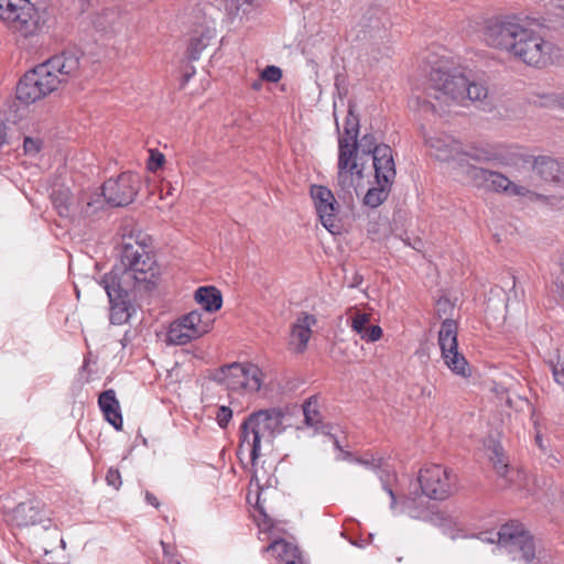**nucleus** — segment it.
Segmentation results:
<instances>
[{
	"instance_id": "obj_57",
	"label": "nucleus",
	"mask_w": 564,
	"mask_h": 564,
	"mask_svg": "<svg viewBox=\"0 0 564 564\" xmlns=\"http://www.w3.org/2000/svg\"><path fill=\"white\" fill-rule=\"evenodd\" d=\"M181 317H200V314L197 311H192L189 313L183 314Z\"/></svg>"
},
{
	"instance_id": "obj_30",
	"label": "nucleus",
	"mask_w": 564,
	"mask_h": 564,
	"mask_svg": "<svg viewBox=\"0 0 564 564\" xmlns=\"http://www.w3.org/2000/svg\"><path fill=\"white\" fill-rule=\"evenodd\" d=\"M359 116L356 113V102L348 101V111L344 122V134L339 138H348L349 140H357L359 135Z\"/></svg>"
},
{
	"instance_id": "obj_13",
	"label": "nucleus",
	"mask_w": 564,
	"mask_h": 564,
	"mask_svg": "<svg viewBox=\"0 0 564 564\" xmlns=\"http://www.w3.org/2000/svg\"><path fill=\"white\" fill-rule=\"evenodd\" d=\"M426 144L431 149V154L440 161L456 160L460 154L468 155L475 160H481V156L478 154L465 152L463 145L448 134L431 137L426 140Z\"/></svg>"
},
{
	"instance_id": "obj_16",
	"label": "nucleus",
	"mask_w": 564,
	"mask_h": 564,
	"mask_svg": "<svg viewBox=\"0 0 564 564\" xmlns=\"http://www.w3.org/2000/svg\"><path fill=\"white\" fill-rule=\"evenodd\" d=\"M212 379L220 384H225L229 390H245L243 368L240 362H232L220 367L212 376Z\"/></svg>"
},
{
	"instance_id": "obj_37",
	"label": "nucleus",
	"mask_w": 564,
	"mask_h": 564,
	"mask_svg": "<svg viewBox=\"0 0 564 564\" xmlns=\"http://www.w3.org/2000/svg\"><path fill=\"white\" fill-rule=\"evenodd\" d=\"M490 460L497 474L501 477H505L508 473L509 465L507 463V458L505 457L502 447L500 445H495L492 447Z\"/></svg>"
},
{
	"instance_id": "obj_55",
	"label": "nucleus",
	"mask_w": 564,
	"mask_h": 564,
	"mask_svg": "<svg viewBox=\"0 0 564 564\" xmlns=\"http://www.w3.org/2000/svg\"><path fill=\"white\" fill-rule=\"evenodd\" d=\"M535 443H536V445L540 447V449L542 452H545L546 448H545V446L543 444L542 435H541L540 432H538L536 435H535Z\"/></svg>"
},
{
	"instance_id": "obj_15",
	"label": "nucleus",
	"mask_w": 564,
	"mask_h": 564,
	"mask_svg": "<svg viewBox=\"0 0 564 564\" xmlns=\"http://www.w3.org/2000/svg\"><path fill=\"white\" fill-rule=\"evenodd\" d=\"M316 319H296L292 324L289 335V350L295 354H303L312 336V325Z\"/></svg>"
},
{
	"instance_id": "obj_34",
	"label": "nucleus",
	"mask_w": 564,
	"mask_h": 564,
	"mask_svg": "<svg viewBox=\"0 0 564 564\" xmlns=\"http://www.w3.org/2000/svg\"><path fill=\"white\" fill-rule=\"evenodd\" d=\"M510 279L512 281V291L514 294H513V297L508 296V299L506 301V304H505L506 313L510 317H513L517 315H525V314H528L525 304L521 300L518 299V294L516 291V276L511 275Z\"/></svg>"
},
{
	"instance_id": "obj_54",
	"label": "nucleus",
	"mask_w": 564,
	"mask_h": 564,
	"mask_svg": "<svg viewBox=\"0 0 564 564\" xmlns=\"http://www.w3.org/2000/svg\"><path fill=\"white\" fill-rule=\"evenodd\" d=\"M337 459L340 460H355L356 458H352V454L350 452L341 451L340 455L337 457Z\"/></svg>"
},
{
	"instance_id": "obj_51",
	"label": "nucleus",
	"mask_w": 564,
	"mask_h": 564,
	"mask_svg": "<svg viewBox=\"0 0 564 564\" xmlns=\"http://www.w3.org/2000/svg\"><path fill=\"white\" fill-rule=\"evenodd\" d=\"M145 500L149 505H151L155 508H159V506H160L159 499L152 492H149V491L145 492Z\"/></svg>"
},
{
	"instance_id": "obj_31",
	"label": "nucleus",
	"mask_w": 564,
	"mask_h": 564,
	"mask_svg": "<svg viewBox=\"0 0 564 564\" xmlns=\"http://www.w3.org/2000/svg\"><path fill=\"white\" fill-rule=\"evenodd\" d=\"M245 377V390L249 392H258L262 386V371L253 364H242Z\"/></svg>"
},
{
	"instance_id": "obj_7",
	"label": "nucleus",
	"mask_w": 564,
	"mask_h": 564,
	"mask_svg": "<svg viewBox=\"0 0 564 564\" xmlns=\"http://www.w3.org/2000/svg\"><path fill=\"white\" fill-rule=\"evenodd\" d=\"M422 492L434 500L448 498L455 489L456 476L441 465H430L419 473Z\"/></svg>"
},
{
	"instance_id": "obj_61",
	"label": "nucleus",
	"mask_w": 564,
	"mask_h": 564,
	"mask_svg": "<svg viewBox=\"0 0 564 564\" xmlns=\"http://www.w3.org/2000/svg\"><path fill=\"white\" fill-rule=\"evenodd\" d=\"M334 116H335V120H337V118H336V112H334ZM336 129H337V131H339L338 121H336Z\"/></svg>"
},
{
	"instance_id": "obj_53",
	"label": "nucleus",
	"mask_w": 564,
	"mask_h": 564,
	"mask_svg": "<svg viewBox=\"0 0 564 564\" xmlns=\"http://www.w3.org/2000/svg\"><path fill=\"white\" fill-rule=\"evenodd\" d=\"M257 509L260 511V513H261V514H263V516H264V521H263V523H264V525H265V529H271V528H272V520H271V519H269V517L264 513L263 508L261 507V505H260V501H259V500H258V502H257Z\"/></svg>"
},
{
	"instance_id": "obj_6",
	"label": "nucleus",
	"mask_w": 564,
	"mask_h": 564,
	"mask_svg": "<svg viewBox=\"0 0 564 564\" xmlns=\"http://www.w3.org/2000/svg\"><path fill=\"white\" fill-rule=\"evenodd\" d=\"M500 549L512 556L531 564L535 558V543L532 534L522 523L511 521L501 525L495 534Z\"/></svg>"
},
{
	"instance_id": "obj_41",
	"label": "nucleus",
	"mask_w": 564,
	"mask_h": 564,
	"mask_svg": "<svg viewBox=\"0 0 564 564\" xmlns=\"http://www.w3.org/2000/svg\"><path fill=\"white\" fill-rule=\"evenodd\" d=\"M165 155L156 149H149V158L147 160V169L149 172L156 173L165 164Z\"/></svg>"
},
{
	"instance_id": "obj_42",
	"label": "nucleus",
	"mask_w": 564,
	"mask_h": 564,
	"mask_svg": "<svg viewBox=\"0 0 564 564\" xmlns=\"http://www.w3.org/2000/svg\"><path fill=\"white\" fill-rule=\"evenodd\" d=\"M42 149V141L37 138L25 137L23 141L24 153L29 156H35Z\"/></svg>"
},
{
	"instance_id": "obj_47",
	"label": "nucleus",
	"mask_w": 564,
	"mask_h": 564,
	"mask_svg": "<svg viewBox=\"0 0 564 564\" xmlns=\"http://www.w3.org/2000/svg\"><path fill=\"white\" fill-rule=\"evenodd\" d=\"M383 459L382 458H375L373 456H371V459H366V458H356L355 462L366 466V467H369L371 468L372 470L375 469H381V462Z\"/></svg>"
},
{
	"instance_id": "obj_56",
	"label": "nucleus",
	"mask_w": 564,
	"mask_h": 564,
	"mask_svg": "<svg viewBox=\"0 0 564 564\" xmlns=\"http://www.w3.org/2000/svg\"><path fill=\"white\" fill-rule=\"evenodd\" d=\"M348 317H362V318H366V317H369V315L367 313H361L358 310H356L355 313L350 314Z\"/></svg>"
},
{
	"instance_id": "obj_62",
	"label": "nucleus",
	"mask_w": 564,
	"mask_h": 564,
	"mask_svg": "<svg viewBox=\"0 0 564 564\" xmlns=\"http://www.w3.org/2000/svg\"><path fill=\"white\" fill-rule=\"evenodd\" d=\"M161 545L163 546V551H164V553L166 554L167 552H166L165 544H164V542H163V541H161Z\"/></svg>"
},
{
	"instance_id": "obj_24",
	"label": "nucleus",
	"mask_w": 564,
	"mask_h": 564,
	"mask_svg": "<svg viewBox=\"0 0 564 564\" xmlns=\"http://www.w3.org/2000/svg\"><path fill=\"white\" fill-rule=\"evenodd\" d=\"M488 189L496 192H510L514 195H524L525 188L513 184L507 176L499 172H491L489 174Z\"/></svg>"
},
{
	"instance_id": "obj_48",
	"label": "nucleus",
	"mask_w": 564,
	"mask_h": 564,
	"mask_svg": "<svg viewBox=\"0 0 564 564\" xmlns=\"http://www.w3.org/2000/svg\"><path fill=\"white\" fill-rule=\"evenodd\" d=\"M364 278L358 272H354L350 278H346L349 288H358L361 285Z\"/></svg>"
},
{
	"instance_id": "obj_18",
	"label": "nucleus",
	"mask_w": 564,
	"mask_h": 564,
	"mask_svg": "<svg viewBox=\"0 0 564 564\" xmlns=\"http://www.w3.org/2000/svg\"><path fill=\"white\" fill-rule=\"evenodd\" d=\"M403 503L409 516L413 519L430 522L438 527H444L449 522V519L444 513L434 510V506L422 508L415 498H408Z\"/></svg>"
},
{
	"instance_id": "obj_33",
	"label": "nucleus",
	"mask_w": 564,
	"mask_h": 564,
	"mask_svg": "<svg viewBox=\"0 0 564 564\" xmlns=\"http://www.w3.org/2000/svg\"><path fill=\"white\" fill-rule=\"evenodd\" d=\"M257 0H226V11L232 18H240L249 14Z\"/></svg>"
},
{
	"instance_id": "obj_23",
	"label": "nucleus",
	"mask_w": 564,
	"mask_h": 564,
	"mask_svg": "<svg viewBox=\"0 0 564 564\" xmlns=\"http://www.w3.org/2000/svg\"><path fill=\"white\" fill-rule=\"evenodd\" d=\"M457 334V319H444L438 330V345L442 355L458 349Z\"/></svg>"
},
{
	"instance_id": "obj_52",
	"label": "nucleus",
	"mask_w": 564,
	"mask_h": 564,
	"mask_svg": "<svg viewBox=\"0 0 564 564\" xmlns=\"http://www.w3.org/2000/svg\"><path fill=\"white\" fill-rule=\"evenodd\" d=\"M409 246H411L414 250L421 252L424 247V242L420 238H414L412 242H406Z\"/></svg>"
},
{
	"instance_id": "obj_21",
	"label": "nucleus",
	"mask_w": 564,
	"mask_h": 564,
	"mask_svg": "<svg viewBox=\"0 0 564 564\" xmlns=\"http://www.w3.org/2000/svg\"><path fill=\"white\" fill-rule=\"evenodd\" d=\"M194 299L209 314L218 312L223 305V294L213 285L199 286L195 291Z\"/></svg>"
},
{
	"instance_id": "obj_32",
	"label": "nucleus",
	"mask_w": 564,
	"mask_h": 564,
	"mask_svg": "<svg viewBox=\"0 0 564 564\" xmlns=\"http://www.w3.org/2000/svg\"><path fill=\"white\" fill-rule=\"evenodd\" d=\"M304 422L316 431L321 429L322 415L318 410V401L315 395L310 397L303 404Z\"/></svg>"
},
{
	"instance_id": "obj_2",
	"label": "nucleus",
	"mask_w": 564,
	"mask_h": 564,
	"mask_svg": "<svg viewBox=\"0 0 564 564\" xmlns=\"http://www.w3.org/2000/svg\"><path fill=\"white\" fill-rule=\"evenodd\" d=\"M140 250L139 236L123 237L119 262L100 281L115 314L126 313L127 317H131L137 313L134 303L141 290Z\"/></svg>"
},
{
	"instance_id": "obj_9",
	"label": "nucleus",
	"mask_w": 564,
	"mask_h": 564,
	"mask_svg": "<svg viewBox=\"0 0 564 564\" xmlns=\"http://www.w3.org/2000/svg\"><path fill=\"white\" fill-rule=\"evenodd\" d=\"M358 151L357 140L338 138L337 183L338 186L344 191L352 185L354 174L362 177V169H358L356 161Z\"/></svg>"
},
{
	"instance_id": "obj_20",
	"label": "nucleus",
	"mask_w": 564,
	"mask_h": 564,
	"mask_svg": "<svg viewBox=\"0 0 564 564\" xmlns=\"http://www.w3.org/2000/svg\"><path fill=\"white\" fill-rule=\"evenodd\" d=\"M17 0H0V19L8 24L9 28L28 35V26H25V13L21 12V7L15 3Z\"/></svg>"
},
{
	"instance_id": "obj_17",
	"label": "nucleus",
	"mask_w": 564,
	"mask_h": 564,
	"mask_svg": "<svg viewBox=\"0 0 564 564\" xmlns=\"http://www.w3.org/2000/svg\"><path fill=\"white\" fill-rule=\"evenodd\" d=\"M98 405L102 412L105 420L116 430L122 429V415L116 392L112 389L106 390L99 394Z\"/></svg>"
},
{
	"instance_id": "obj_39",
	"label": "nucleus",
	"mask_w": 564,
	"mask_h": 564,
	"mask_svg": "<svg viewBox=\"0 0 564 564\" xmlns=\"http://www.w3.org/2000/svg\"><path fill=\"white\" fill-rule=\"evenodd\" d=\"M358 150L364 154H370L371 156L377 153L381 143L377 142L376 137L372 133H366L360 140L357 139Z\"/></svg>"
},
{
	"instance_id": "obj_46",
	"label": "nucleus",
	"mask_w": 564,
	"mask_h": 564,
	"mask_svg": "<svg viewBox=\"0 0 564 564\" xmlns=\"http://www.w3.org/2000/svg\"><path fill=\"white\" fill-rule=\"evenodd\" d=\"M106 480L109 486H112L115 489H119L121 486V476L118 469L110 468L107 471Z\"/></svg>"
},
{
	"instance_id": "obj_49",
	"label": "nucleus",
	"mask_w": 564,
	"mask_h": 564,
	"mask_svg": "<svg viewBox=\"0 0 564 564\" xmlns=\"http://www.w3.org/2000/svg\"><path fill=\"white\" fill-rule=\"evenodd\" d=\"M195 75V68L191 66L188 69L184 72L181 79V88H183L189 79Z\"/></svg>"
},
{
	"instance_id": "obj_43",
	"label": "nucleus",
	"mask_w": 564,
	"mask_h": 564,
	"mask_svg": "<svg viewBox=\"0 0 564 564\" xmlns=\"http://www.w3.org/2000/svg\"><path fill=\"white\" fill-rule=\"evenodd\" d=\"M232 419V410L229 406L221 405L216 411V421L220 429H226Z\"/></svg>"
},
{
	"instance_id": "obj_11",
	"label": "nucleus",
	"mask_w": 564,
	"mask_h": 564,
	"mask_svg": "<svg viewBox=\"0 0 564 564\" xmlns=\"http://www.w3.org/2000/svg\"><path fill=\"white\" fill-rule=\"evenodd\" d=\"M310 194L322 225L332 234L338 232L339 225L336 220V212L339 206L333 192L323 185H312Z\"/></svg>"
},
{
	"instance_id": "obj_12",
	"label": "nucleus",
	"mask_w": 564,
	"mask_h": 564,
	"mask_svg": "<svg viewBox=\"0 0 564 564\" xmlns=\"http://www.w3.org/2000/svg\"><path fill=\"white\" fill-rule=\"evenodd\" d=\"M152 247V238L143 237V293L159 295L163 291V269L158 262Z\"/></svg>"
},
{
	"instance_id": "obj_64",
	"label": "nucleus",
	"mask_w": 564,
	"mask_h": 564,
	"mask_svg": "<svg viewBox=\"0 0 564 564\" xmlns=\"http://www.w3.org/2000/svg\"><path fill=\"white\" fill-rule=\"evenodd\" d=\"M142 443H143V445H145V444H147V440H145L144 437H143V440H142Z\"/></svg>"
},
{
	"instance_id": "obj_3",
	"label": "nucleus",
	"mask_w": 564,
	"mask_h": 564,
	"mask_svg": "<svg viewBox=\"0 0 564 564\" xmlns=\"http://www.w3.org/2000/svg\"><path fill=\"white\" fill-rule=\"evenodd\" d=\"M80 56L77 51H64L26 72L17 85V98L25 105L33 104L77 77Z\"/></svg>"
},
{
	"instance_id": "obj_38",
	"label": "nucleus",
	"mask_w": 564,
	"mask_h": 564,
	"mask_svg": "<svg viewBox=\"0 0 564 564\" xmlns=\"http://www.w3.org/2000/svg\"><path fill=\"white\" fill-rule=\"evenodd\" d=\"M456 300H451L447 295L440 296L435 302V313L437 317L449 316L455 314Z\"/></svg>"
},
{
	"instance_id": "obj_19",
	"label": "nucleus",
	"mask_w": 564,
	"mask_h": 564,
	"mask_svg": "<svg viewBox=\"0 0 564 564\" xmlns=\"http://www.w3.org/2000/svg\"><path fill=\"white\" fill-rule=\"evenodd\" d=\"M533 170L546 182L564 184V164L550 156H538Z\"/></svg>"
},
{
	"instance_id": "obj_29",
	"label": "nucleus",
	"mask_w": 564,
	"mask_h": 564,
	"mask_svg": "<svg viewBox=\"0 0 564 564\" xmlns=\"http://www.w3.org/2000/svg\"><path fill=\"white\" fill-rule=\"evenodd\" d=\"M51 197L58 215L62 217H68L70 215V207L73 204L70 191L65 187L55 188L53 189Z\"/></svg>"
},
{
	"instance_id": "obj_8",
	"label": "nucleus",
	"mask_w": 564,
	"mask_h": 564,
	"mask_svg": "<svg viewBox=\"0 0 564 564\" xmlns=\"http://www.w3.org/2000/svg\"><path fill=\"white\" fill-rule=\"evenodd\" d=\"M140 176L138 173L124 172L116 180H108L101 187L104 200L115 207L130 204L138 194Z\"/></svg>"
},
{
	"instance_id": "obj_58",
	"label": "nucleus",
	"mask_w": 564,
	"mask_h": 564,
	"mask_svg": "<svg viewBox=\"0 0 564 564\" xmlns=\"http://www.w3.org/2000/svg\"><path fill=\"white\" fill-rule=\"evenodd\" d=\"M485 535H487L488 533H484ZM491 536H485L482 540L485 541H488V542H491L494 543L495 541H497V536L495 535L496 533H489Z\"/></svg>"
},
{
	"instance_id": "obj_14",
	"label": "nucleus",
	"mask_w": 564,
	"mask_h": 564,
	"mask_svg": "<svg viewBox=\"0 0 564 564\" xmlns=\"http://www.w3.org/2000/svg\"><path fill=\"white\" fill-rule=\"evenodd\" d=\"M376 182L393 183L397 171L392 149L384 143L372 155Z\"/></svg>"
},
{
	"instance_id": "obj_36",
	"label": "nucleus",
	"mask_w": 564,
	"mask_h": 564,
	"mask_svg": "<svg viewBox=\"0 0 564 564\" xmlns=\"http://www.w3.org/2000/svg\"><path fill=\"white\" fill-rule=\"evenodd\" d=\"M373 471H376V474L378 475L382 484V489L390 496V508L394 509L397 506V497L393 489L390 486V479L394 476L384 467L383 460L381 462V469H375Z\"/></svg>"
},
{
	"instance_id": "obj_27",
	"label": "nucleus",
	"mask_w": 564,
	"mask_h": 564,
	"mask_svg": "<svg viewBox=\"0 0 564 564\" xmlns=\"http://www.w3.org/2000/svg\"><path fill=\"white\" fill-rule=\"evenodd\" d=\"M377 186L367 191L364 197V204L368 207L376 208L380 206L389 196L393 183L376 182Z\"/></svg>"
},
{
	"instance_id": "obj_60",
	"label": "nucleus",
	"mask_w": 564,
	"mask_h": 564,
	"mask_svg": "<svg viewBox=\"0 0 564 564\" xmlns=\"http://www.w3.org/2000/svg\"><path fill=\"white\" fill-rule=\"evenodd\" d=\"M3 143H4V135H2V134L0 133V145H2Z\"/></svg>"
},
{
	"instance_id": "obj_35",
	"label": "nucleus",
	"mask_w": 564,
	"mask_h": 564,
	"mask_svg": "<svg viewBox=\"0 0 564 564\" xmlns=\"http://www.w3.org/2000/svg\"><path fill=\"white\" fill-rule=\"evenodd\" d=\"M18 7H21L20 13H25V26H28V34L32 33L37 25L39 17L36 9L30 3V0H17Z\"/></svg>"
},
{
	"instance_id": "obj_40",
	"label": "nucleus",
	"mask_w": 564,
	"mask_h": 564,
	"mask_svg": "<svg viewBox=\"0 0 564 564\" xmlns=\"http://www.w3.org/2000/svg\"><path fill=\"white\" fill-rule=\"evenodd\" d=\"M492 171L478 167V166H470L467 171V174L470 180L475 183L476 186L481 187H488L489 183V174H491Z\"/></svg>"
},
{
	"instance_id": "obj_28",
	"label": "nucleus",
	"mask_w": 564,
	"mask_h": 564,
	"mask_svg": "<svg viewBox=\"0 0 564 564\" xmlns=\"http://www.w3.org/2000/svg\"><path fill=\"white\" fill-rule=\"evenodd\" d=\"M214 33L210 30L202 32L199 35H193L187 47V58L191 62L197 61L202 52L208 46Z\"/></svg>"
},
{
	"instance_id": "obj_5",
	"label": "nucleus",
	"mask_w": 564,
	"mask_h": 564,
	"mask_svg": "<svg viewBox=\"0 0 564 564\" xmlns=\"http://www.w3.org/2000/svg\"><path fill=\"white\" fill-rule=\"evenodd\" d=\"M284 412L279 408H269L250 413L239 427L237 454L247 449L252 466L261 455L262 444H272L276 434L282 432Z\"/></svg>"
},
{
	"instance_id": "obj_44",
	"label": "nucleus",
	"mask_w": 564,
	"mask_h": 564,
	"mask_svg": "<svg viewBox=\"0 0 564 564\" xmlns=\"http://www.w3.org/2000/svg\"><path fill=\"white\" fill-rule=\"evenodd\" d=\"M104 200L96 198L95 200H89L86 203L85 207L82 209V214L86 218H93L99 208H101Z\"/></svg>"
},
{
	"instance_id": "obj_25",
	"label": "nucleus",
	"mask_w": 564,
	"mask_h": 564,
	"mask_svg": "<svg viewBox=\"0 0 564 564\" xmlns=\"http://www.w3.org/2000/svg\"><path fill=\"white\" fill-rule=\"evenodd\" d=\"M442 358L453 373L463 378L470 376L469 365L464 355L460 354L458 349L452 350V352H445V355H442Z\"/></svg>"
},
{
	"instance_id": "obj_10",
	"label": "nucleus",
	"mask_w": 564,
	"mask_h": 564,
	"mask_svg": "<svg viewBox=\"0 0 564 564\" xmlns=\"http://www.w3.org/2000/svg\"><path fill=\"white\" fill-rule=\"evenodd\" d=\"M214 319H173L166 332V343L170 345H185L199 338L213 327Z\"/></svg>"
},
{
	"instance_id": "obj_1",
	"label": "nucleus",
	"mask_w": 564,
	"mask_h": 564,
	"mask_svg": "<svg viewBox=\"0 0 564 564\" xmlns=\"http://www.w3.org/2000/svg\"><path fill=\"white\" fill-rule=\"evenodd\" d=\"M485 42L506 51L516 59L533 67H544L551 62L553 43L523 25L516 17L489 20L484 30Z\"/></svg>"
},
{
	"instance_id": "obj_4",
	"label": "nucleus",
	"mask_w": 564,
	"mask_h": 564,
	"mask_svg": "<svg viewBox=\"0 0 564 564\" xmlns=\"http://www.w3.org/2000/svg\"><path fill=\"white\" fill-rule=\"evenodd\" d=\"M427 98L422 105L432 112L443 111L442 104L456 101L464 105L465 100L482 101L488 96V88L476 82H469L463 74H451L442 68H433L430 73Z\"/></svg>"
},
{
	"instance_id": "obj_22",
	"label": "nucleus",
	"mask_w": 564,
	"mask_h": 564,
	"mask_svg": "<svg viewBox=\"0 0 564 564\" xmlns=\"http://www.w3.org/2000/svg\"><path fill=\"white\" fill-rule=\"evenodd\" d=\"M267 552H272L274 556L285 564H304L299 547L283 539L275 540L265 547Z\"/></svg>"
},
{
	"instance_id": "obj_50",
	"label": "nucleus",
	"mask_w": 564,
	"mask_h": 564,
	"mask_svg": "<svg viewBox=\"0 0 564 564\" xmlns=\"http://www.w3.org/2000/svg\"><path fill=\"white\" fill-rule=\"evenodd\" d=\"M553 376L557 383L564 384V368H562V369L554 368Z\"/></svg>"
},
{
	"instance_id": "obj_59",
	"label": "nucleus",
	"mask_w": 564,
	"mask_h": 564,
	"mask_svg": "<svg viewBox=\"0 0 564 564\" xmlns=\"http://www.w3.org/2000/svg\"><path fill=\"white\" fill-rule=\"evenodd\" d=\"M334 446H335V448H336V449H338L339 452H341V451H343V447H341V445H340V443H339V441H338L337 438H334Z\"/></svg>"
},
{
	"instance_id": "obj_26",
	"label": "nucleus",
	"mask_w": 564,
	"mask_h": 564,
	"mask_svg": "<svg viewBox=\"0 0 564 564\" xmlns=\"http://www.w3.org/2000/svg\"><path fill=\"white\" fill-rule=\"evenodd\" d=\"M351 328L361 339L373 343L381 338L382 328L379 325L370 324V319H351Z\"/></svg>"
},
{
	"instance_id": "obj_63",
	"label": "nucleus",
	"mask_w": 564,
	"mask_h": 564,
	"mask_svg": "<svg viewBox=\"0 0 564 564\" xmlns=\"http://www.w3.org/2000/svg\"><path fill=\"white\" fill-rule=\"evenodd\" d=\"M303 317L308 318V317H312V316L310 314H307V313H304Z\"/></svg>"
},
{
	"instance_id": "obj_45",
	"label": "nucleus",
	"mask_w": 564,
	"mask_h": 564,
	"mask_svg": "<svg viewBox=\"0 0 564 564\" xmlns=\"http://www.w3.org/2000/svg\"><path fill=\"white\" fill-rule=\"evenodd\" d=\"M262 77L270 83H276L282 78V70L274 65L267 66L262 73Z\"/></svg>"
}]
</instances>
